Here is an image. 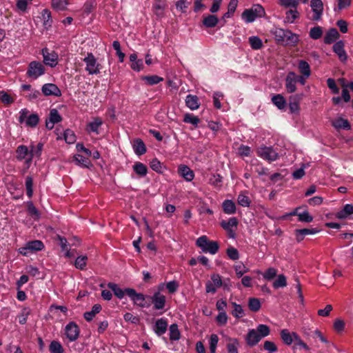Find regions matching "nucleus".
I'll use <instances>...</instances> for the list:
<instances>
[{
	"label": "nucleus",
	"instance_id": "nucleus-29",
	"mask_svg": "<svg viewBox=\"0 0 353 353\" xmlns=\"http://www.w3.org/2000/svg\"><path fill=\"white\" fill-rule=\"evenodd\" d=\"M72 161L76 163V165L83 168H89L91 164L88 158L84 157L80 154L74 155Z\"/></svg>",
	"mask_w": 353,
	"mask_h": 353
},
{
	"label": "nucleus",
	"instance_id": "nucleus-53",
	"mask_svg": "<svg viewBox=\"0 0 353 353\" xmlns=\"http://www.w3.org/2000/svg\"><path fill=\"white\" fill-rule=\"evenodd\" d=\"M39 121V116L37 114H32L28 116L26 119V125L34 128L37 126Z\"/></svg>",
	"mask_w": 353,
	"mask_h": 353
},
{
	"label": "nucleus",
	"instance_id": "nucleus-49",
	"mask_svg": "<svg viewBox=\"0 0 353 353\" xmlns=\"http://www.w3.org/2000/svg\"><path fill=\"white\" fill-rule=\"evenodd\" d=\"M88 257L86 256H79L74 261V266L79 270H84L87 265Z\"/></svg>",
	"mask_w": 353,
	"mask_h": 353
},
{
	"label": "nucleus",
	"instance_id": "nucleus-35",
	"mask_svg": "<svg viewBox=\"0 0 353 353\" xmlns=\"http://www.w3.org/2000/svg\"><path fill=\"white\" fill-rule=\"evenodd\" d=\"M238 225V220L236 217H231L228 221L223 220L221 222V226L225 230H229V229L236 228Z\"/></svg>",
	"mask_w": 353,
	"mask_h": 353
},
{
	"label": "nucleus",
	"instance_id": "nucleus-9",
	"mask_svg": "<svg viewBox=\"0 0 353 353\" xmlns=\"http://www.w3.org/2000/svg\"><path fill=\"white\" fill-rule=\"evenodd\" d=\"M83 61L86 63L85 70L89 74H97L100 72L99 64L92 53H88Z\"/></svg>",
	"mask_w": 353,
	"mask_h": 353
},
{
	"label": "nucleus",
	"instance_id": "nucleus-14",
	"mask_svg": "<svg viewBox=\"0 0 353 353\" xmlns=\"http://www.w3.org/2000/svg\"><path fill=\"white\" fill-rule=\"evenodd\" d=\"M310 6L314 12L312 20L319 21L323 14V4L321 0H311Z\"/></svg>",
	"mask_w": 353,
	"mask_h": 353
},
{
	"label": "nucleus",
	"instance_id": "nucleus-39",
	"mask_svg": "<svg viewBox=\"0 0 353 353\" xmlns=\"http://www.w3.org/2000/svg\"><path fill=\"white\" fill-rule=\"evenodd\" d=\"M108 287L110 289H111L114 292V295L120 299H121L124 296L125 294H126L125 289L124 290H122L116 283H108Z\"/></svg>",
	"mask_w": 353,
	"mask_h": 353
},
{
	"label": "nucleus",
	"instance_id": "nucleus-59",
	"mask_svg": "<svg viewBox=\"0 0 353 353\" xmlns=\"http://www.w3.org/2000/svg\"><path fill=\"white\" fill-rule=\"evenodd\" d=\"M238 346L239 341L237 339L231 340V342L227 345L228 353H238Z\"/></svg>",
	"mask_w": 353,
	"mask_h": 353
},
{
	"label": "nucleus",
	"instance_id": "nucleus-47",
	"mask_svg": "<svg viewBox=\"0 0 353 353\" xmlns=\"http://www.w3.org/2000/svg\"><path fill=\"white\" fill-rule=\"evenodd\" d=\"M238 0H230L228 5V10L223 16V19L230 17L236 10L237 7Z\"/></svg>",
	"mask_w": 353,
	"mask_h": 353
},
{
	"label": "nucleus",
	"instance_id": "nucleus-43",
	"mask_svg": "<svg viewBox=\"0 0 353 353\" xmlns=\"http://www.w3.org/2000/svg\"><path fill=\"white\" fill-rule=\"evenodd\" d=\"M249 43L253 50H259L263 47L261 39L256 36L249 37Z\"/></svg>",
	"mask_w": 353,
	"mask_h": 353
},
{
	"label": "nucleus",
	"instance_id": "nucleus-15",
	"mask_svg": "<svg viewBox=\"0 0 353 353\" xmlns=\"http://www.w3.org/2000/svg\"><path fill=\"white\" fill-rule=\"evenodd\" d=\"M42 93L45 96L59 97L61 95L60 89L54 83H46L41 88Z\"/></svg>",
	"mask_w": 353,
	"mask_h": 353
},
{
	"label": "nucleus",
	"instance_id": "nucleus-4",
	"mask_svg": "<svg viewBox=\"0 0 353 353\" xmlns=\"http://www.w3.org/2000/svg\"><path fill=\"white\" fill-rule=\"evenodd\" d=\"M196 245L200 248L203 252H209L215 254L219 248L218 242L209 241L206 236H201L197 239Z\"/></svg>",
	"mask_w": 353,
	"mask_h": 353
},
{
	"label": "nucleus",
	"instance_id": "nucleus-63",
	"mask_svg": "<svg viewBox=\"0 0 353 353\" xmlns=\"http://www.w3.org/2000/svg\"><path fill=\"white\" fill-rule=\"evenodd\" d=\"M48 119L54 123H57L61 121L62 118L56 109H52L50 112Z\"/></svg>",
	"mask_w": 353,
	"mask_h": 353
},
{
	"label": "nucleus",
	"instance_id": "nucleus-36",
	"mask_svg": "<svg viewBox=\"0 0 353 353\" xmlns=\"http://www.w3.org/2000/svg\"><path fill=\"white\" fill-rule=\"evenodd\" d=\"M272 102L275 105L279 110H283L285 108L286 101L281 94H276L272 97Z\"/></svg>",
	"mask_w": 353,
	"mask_h": 353
},
{
	"label": "nucleus",
	"instance_id": "nucleus-60",
	"mask_svg": "<svg viewBox=\"0 0 353 353\" xmlns=\"http://www.w3.org/2000/svg\"><path fill=\"white\" fill-rule=\"evenodd\" d=\"M43 148V144L39 143L36 146L32 145L30 149V154L39 157Z\"/></svg>",
	"mask_w": 353,
	"mask_h": 353
},
{
	"label": "nucleus",
	"instance_id": "nucleus-52",
	"mask_svg": "<svg viewBox=\"0 0 353 353\" xmlns=\"http://www.w3.org/2000/svg\"><path fill=\"white\" fill-rule=\"evenodd\" d=\"M26 188L27 196L31 198L33 194V179L30 176H27L26 178Z\"/></svg>",
	"mask_w": 353,
	"mask_h": 353
},
{
	"label": "nucleus",
	"instance_id": "nucleus-62",
	"mask_svg": "<svg viewBox=\"0 0 353 353\" xmlns=\"http://www.w3.org/2000/svg\"><path fill=\"white\" fill-rule=\"evenodd\" d=\"M279 3L285 8H296L299 1L297 0H279Z\"/></svg>",
	"mask_w": 353,
	"mask_h": 353
},
{
	"label": "nucleus",
	"instance_id": "nucleus-51",
	"mask_svg": "<svg viewBox=\"0 0 353 353\" xmlns=\"http://www.w3.org/2000/svg\"><path fill=\"white\" fill-rule=\"evenodd\" d=\"M232 305L234 307V310H232V314L234 317L239 319V318L243 317L245 315L244 311L241 305H239L234 302H232Z\"/></svg>",
	"mask_w": 353,
	"mask_h": 353
},
{
	"label": "nucleus",
	"instance_id": "nucleus-64",
	"mask_svg": "<svg viewBox=\"0 0 353 353\" xmlns=\"http://www.w3.org/2000/svg\"><path fill=\"white\" fill-rule=\"evenodd\" d=\"M299 221L305 223H310L313 221V217L309 214L307 211L297 214Z\"/></svg>",
	"mask_w": 353,
	"mask_h": 353
},
{
	"label": "nucleus",
	"instance_id": "nucleus-57",
	"mask_svg": "<svg viewBox=\"0 0 353 353\" xmlns=\"http://www.w3.org/2000/svg\"><path fill=\"white\" fill-rule=\"evenodd\" d=\"M218 342V336L215 334H212L209 341L210 353H215Z\"/></svg>",
	"mask_w": 353,
	"mask_h": 353
},
{
	"label": "nucleus",
	"instance_id": "nucleus-8",
	"mask_svg": "<svg viewBox=\"0 0 353 353\" xmlns=\"http://www.w3.org/2000/svg\"><path fill=\"white\" fill-rule=\"evenodd\" d=\"M125 293L137 305L141 307L149 305V303L145 301V296L141 293H137L134 289L125 288Z\"/></svg>",
	"mask_w": 353,
	"mask_h": 353
},
{
	"label": "nucleus",
	"instance_id": "nucleus-11",
	"mask_svg": "<svg viewBox=\"0 0 353 353\" xmlns=\"http://www.w3.org/2000/svg\"><path fill=\"white\" fill-rule=\"evenodd\" d=\"M298 79H302V77L296 75L294 72H290L285 79V87L287 91L290 93L295 92L296 87V83Z\"/></svg>",
	"mask_w": 353,
	"mask_h": 353
},
{
	"label": "nucleus",
	"instance_id": "nucleus-28",
	"mask_svg": "<svg viewBox=\"0 0 353 353\" xmlns=\"http://www.w3.org/2000/svg\"><path fill=\"white\" fill-rule=\"evenodd\" d=\"M353 214V205L346 204L343 208L337 212L336 216L339 219H343Z\"/></svg>",
	"mask_w": 353,
	"mask_h": 353
},
{
	"label": "nucleus",
	"instance_id": "nucleus-41",
	"mask_svg": "<svg viewBox=\"0 0 353 353\" xmlns=\"http://www.w3.org/2000/svg\"><path fill=\"white\" fill-rule=\"evenodd\" d=\"M133 170L138 175L141 176H145L148 172L146 165L141 162L135 163L133 165Z\"/></svg>",
	"mask_w": 353,
	"mask_h": 353
},
{
	"label": "nucleus",
	"instance_id": "nucleus-26",
	"mask_svg": "<svg viewBox=\"0 0 353 353\" xmlns=\"http://www.w3.org/2000/svg\"><path fill=\"white\" fill-rule=\"evenodd\" d=\"M17 159L19 161L25 159L29 154H30V150H29L28 147L24 145H21L17 147L16 150Z\"/></svg>",
	"mask_w": 353,
	"mask_h": 353
},
{
	"label": "nucleus",
	"instance_id": "nucleus-18",
	"mask_svg": "<svg viewBox=\"0 0 353 353\" xmlns=\"http://www.w3.org/2000/svg\"><path fill=\"white\" fill-rule=\"evenodd\" d=\"M168 328V322L165 319L161 318L157 320L154 325V332L158 336L165 333Z\"/></svg>",
	"mask_w": 353,
	"mask_h": 353
},
{
	"label": "nucleus",
	"instance_id": "nucleus-2",
	"mask_svg": "<svg viewBox=\"0 0 353 353\" xmlns=\"http://www.w3.org/2000/svg\"><path fill=\"white\" fill-rule=\"evenodd\" d=\"M274 37L276 41L281 45L294 46L299 42L298 35L289 30L276 29L274 32Z\"/></svg>",
	"mask_w": 353,
	"mask_h": 353
},
{
	"label": "nucleus",
	"instance_id": "nucleus-30",
	"mask_svg": "<svg viewBox=\"0 0 353 353\" xmlns=\"http://www.w3.org/2000/svg\"><path fill=\"white\" fill-rule=\"evenodd\" d=\"M165 7V1L163 0H157L153 4V11L154 14L159 17H161L163 14V10Z\"/></svg>",
	"mask_w": 353,
	"mask_h": 353
},
{
	"label": "nucleus",
	"instance_id": "nucleus-25",
	"mask_svg": "<svg viewBox=\"0 0 353 353\" xmlns=\"http://www.w3.org/2000/svg\"><path fill=\"white\" fill-rule=\"evenodd\" d=\"M339 36L340 34L336 28H331L326 33V35L324 37V42L326 44H330L335 41Z\"/></svg>",
	"mask_w": 353,
	"mask_h": 353
},
{
	"label": "nucleus",
	"instance_id": "nucleus-34",
	"mask_svg": "<svg viewBox=\"0 0 353 353\" xmlns=\"http://www.w3.org/2000/svg\"><path fill=\"white\" fill-rule=\"evenodd\" d=\"M101 310V306L99 304H95L92 306V310L89 312H85L83 314L85 319L87 321H90L93 319L94 316L99 313Z\"/></svg>",
	"mask_w": 353,
	"mask_h": 353
},
{
	"label": "nucleus",
	"instance_id": "nucleus-61",
	"mask_svg": "<svg viewBox=\"0 0 353 353\" xmlns=\"http://www.w3.org/2000/svg\"><path fill=\"white\" fill-rule=\"evenodd\" d=\"M64 139L66 143L71 144L75 142L76 136L71 130L67 129L64 132Z\"/></svg>",
	"mask_w": 353,
	"mask_h": 353
},
{
	"label": "nucleus",
	"instance_id": "nucleus-1",
	"mask_svg": "<svg viewBox=\"0 0 353 353\" xmlns=\"http://www.w3.org/2000/svg\"><path fill=\"white\" fill-rule=\"evenodd\" d=\"M270 333V327L264 324L259 325L256 329L248 331L245 337L248 345L253 347L256 345L263 338L268 336Z\"/></svg>",
	"mask_w": 353,
	"mask_h": 353
},
{
	"label": "nucleus",
	"instance_id": "nucleus-20",
	"mask_svg": "<svg viewBox=\"0 0 353 353\" xmlns=\"http://www.w3.org/2000/svg\"><path fill=\"white\" fill-rule=\"evenodd\" d=\"M301 99V95H292L289 99V108L292 113L299 112V101Z\"/></svg>",
	"mask_w": 353,
	"mask_h": 353
},
{
	"label": "nucleus",
	"instance_id": "nucleus-27",
	"mask_svg": "<svg viewBox=\"0 0 353 353\" xmlns=\"http://www.w3.org/2000/svg\"><path fill=\"white\" fill-rule=\"evenodd\" d=\"M332 125L336 129H345L349 130L350 129V125L349 121L347 119H344L343 118H338L332 121Z\"/></svg>",
	"mask_w": 353,
	"mask_h": 353
},
{
	"label": "nucleus",
	"instance_id": "nucleus-31",
	"mask_svg": "<svg viewBox=\"0 0 353 353\" xmlns=\"http://www.w3.org/2000/svg\"><path fill=\"white\" fill-rule=\"evenodd\" d=\"M295 332H290L288 330H283L281 332V337L284 343L288 345H290L294 342V334H296Z\"/></svg>",
	"mask_w": 353,
	"mask_h": 353
},
{
	"label": "nucleus",
	"instance_id": "nucleus-33",
	"mask_svg": "<svg viewBox=\"0 0 353 353\" xmlns=\"http://www.w3.org/2000/svg\"><path fill=\"white\" fill-rule=\"evenodd\" d=\"M222 207L225 214H233L236 212V205L232 200L224 201Z\"/></svg>",
	"mask_w": 353,
	"mask_h": 353
},
{
	"label": "nucleus",
	"instance_id": "nucleus-44",
	"mask_svg": "<svg viewBox=\"0 0 353 353\" xmlns=\"http://www.w3.org/2000/svg\"><path fill=\"white\" fill-rule=\"evenodd\" d=\"M183 122L186 123H191L194 127H197L198 124L200 122V119L198 117L194 116L192 114L187 113L184 115Z\"/></svg>",
	"mask_w": 353,
	"mask_h": 353
},
{
	"label": "nucleus",
	"instance_id": "nucleus-7",
	"mask_svg": "<svg viewBox=\"0 0 353 353\" xmlns=\"http://www.w3.org/2000/svg\"><path fill=\"white\" fill-rule=\"evenodd\" d=\"M43 248L44 245L41 241L34 240L27 242L24 247L19 249V252L23 256H28L29 254L42 250Z\"/></svg>",
	"mask_w": 353,
	"mask_h": 353
},
{
	"label": "nucleus",
	"instance_id": "nucleus-42",
	"mask_svg": "<svg viewBox=\"0 0 353 353\" xmlns=\"http://www.w3.org/2000/svg\"><path fill=\"white\" fill-rule=\"evenodd\" d=\"M170 339L171 341H176L180 339L181 334L178 328V325L175 323L172 324L169 328Z\"/></svg>",
	"mask_w": 353,
	"mask_h": 353
},
{
	"label": "nucleus",
	"instance_id": "nucleus-22",
	"mask_svg": "<svg viewBox=\"0 0 353 353\" xmlns=\"http://www.w3.org/2000/svg\"><path fill=\"white\" fill-rule=\"evenodd\" d=\"M319 230L316 228H304L299 229L295 230V234L298 241H301L303 239L304 236L308 234H314L319 232Z\"/></svg>",
	"mask_w": 353,
	"mask_h": 353
},
{
	"label": "nucleus",
	"instance_id": "nucleus-50",
	"mask_svg": "<svg viewBox=\"0 0 353 353\" xmlns=\"http://www.w3.org/2000/svg\"><path fill=\"white\" fill-rule=\"evenodd\" d=\"M287 285V279L284 274H279L277 279L273 283V287L275 289L284 288Z\"/></svg>",
	"mask_w": 353,
	"mask_h": 353
},
{
	"label": "nucleus",
	"instance_id": "nucleus-54",
	"mask_svg": "<svg viewBox=\"0 0 353 353\" xmlns=\"http://www.w3.org/2000/svg\"><path fill=\"white\" fill-rule=\"evenodd\" d=\"M323 34V30L320 26H316L310 29V37L313 39H319Z\"/></svg>",
	"mask_w": 353,
	"mask_h": 353
},
{
	"label": "nucleus",
	"instance_id": "nucleus-19",
	"mask_svg": "<svg viewBox=\"0 0 353 353\" xmlns=\"http://www.w3.org/2000/svg\"><path fill=\"white\" fill-rule=\"evenodd\" d=\"M185 104L192 110H197L200 106L199 99L197 96L188 94L185 98Z\"/></svg>",
	"mask_w": 353,
	"mask_h": 353
},
{
	"label": "nucleus",
	"instance_id": "nucleus-55",
	"mask_svg": "<svg viewBox=\"0 0 353 353\" xmlns=\"http://www.w3.org/2000/svg\"><path fill=\"white\" fill-rule=\"evenodd\" d=\"M237 201L238 203L243 207H249L251 203L250 198L243 193L239 194Z\"/></svg>",
	"mask_w": 353,
	"mask_h": 353
},
{
	"label": "nucleus",
	"instance_id": "nucleus-48",
	"mask_svg": "<svg viewBox=\"0 0 353 353\" xmlns=\"http://www.w3.org/2000/svg\"><path fill=\"white\" fill-rule=\"evenodd\" d=\"M248 307L252 312H258L261 307V302L259 299L250 298L248 301Z\"/></svg>",
	"mask_w": 353,
	"mask_h": 353
},
{
	"label": "nucleus",
	"instance_id": "nucleus-21",
	"mask_svg": "<svg viewBox=\"0 0 353 353\" xmlns=\"http://www.w3.org/2000/svg\"><path fill=\"white\" fill-rule=\"evenodd\" d=\"M179 172L187 181H191L194 179V174L193 171L187 165H181L179 167Z\"/></svg>",
	"mask_w": 353,
	"mask_h": 353
},
{
	"label": "nucleus",
	"instance_id": "nucleus-37",
	"mask_svg": "<svg viewBox=\"0 0 353 353\" xmlns=\"http://www.w3.org/2000/svg\"><path fill=\"white\" fill-rule=\"evenodd\" d=\"M141 79L145 81L148 85H156L163 81L162 77L157 75L143 76L141 77Z\"/></svg>",
	"mask_w": 353,
	"mask_h": 353
},
{
	"label": "nucleus",
	"instance_id": "nucleus-46",
	"mask_svg": "<svg viewBox=\"0 0 353 353\" xmlns=\"http://www.w3.org/2000/svg\"><path fill=\"white\" fill-rule=\"evenodd\" d=\"M41 15L43 21V25L46 27H50L52 23L50 11L48 9H44L41 12Z\"/></svg>",
	"mask_w": 353,
	"mask_h": 353
},
{
	"label": "nucleus",
	"instance_id": "nucleus-10",
	"mask_svg": "<svg viewBox=\"0 0 353 353\" xmlns=\"http://www.w3.org/2000/svg\"><path fill=\"white\" fill-rule=\"evenodd\" d=\"M43 63L50 67H54L57 64L58 54L54 51H50L48 48L42 49Z\"/></svg>",
	"mask_w": 353,
	"mask_h": 353
},
{
	"label": "nucleus",
	"instance_id": "nucleus-17",
	"mask_svg": "<svg viewBox=\"0 0 353 353\" xmlns=\"http://www.w3.org/2000/svg\"><path fill=\"white\" fill-rule=\"evenodd\" d=\"M333 50L339 56L341 61H346L347 57L344 50V43L342 41H337L333 46Z\"/></svg>",
	"mask_w": 353,
	"mask_h": 353
},
{
	"label": "nucleus",
	"instance_id": "nucleus-12",
	"mask_svg": "<svg viewBox=\"0 0 353 353\" xmlns=\"http://www.w3.org/2000/svg\"><path fill=\"white\" fill-rule=\"evenodd\" d=\"M222 285L221 277L219 274H214L211 276V281L206 283V292L215 293L216 288Z\"/></svg>",
	"mask_w": 353,
	"mask_h": 353
},
{
	"label": "nucleus",
	"instance_id": "nucleus-38",
	"mask_svg": "<svg viewBox=\"0 0 353 353\" xmlns=\"http://www.w3.org/2000/svg\"><path fill=\"white\" fill-rule=\"evenodd\" d=\"M102 120L100 118H95L94 119L93 121L88 123L87 130L89 132L99 134V128L102 125Z\"/></svg>",
	"mask_w": 353,
	"mask_h": 353
},
{
	"label": "nucleus",
	"instance_id": "nucleus-45",
	"mask_svg": "<svg viewBox=\"0 0 353 353\" xmlns=\"http://www.w3.org/2000/svg\"><path fill=\"white\" fill-rule=\"evenodd\" d=\"M49 350L51 353H63V347L57 341H52L49 345Z\"/></svg>",
	"mask_w": 353,
	"mask_h": 353
},
{
	"label": "nucleus",
	"instance_id": "nucleus-6",
	"mask_svg": "<svg viewBox=\"0 0 353 353\" xmlns=\"http://www.w3.org/2000/svg\"><path fill=\"white\" fill-rule=\"evenodd\" d=\"M256 154L261 158L269 161H274L279 158V154L272 147L261 145L256 150Z\"/></svg>",
	"mask_w": 353,
	"mask_h": 353
},
{
	"label": "nucleus",
	"instance_id": "nucleus-56",
	"mask_svg": "<svg viewBox=\"0 0 353 353\" xmlns=\"http://www.w3.org/2000/svg\"><path fill=\"white\" fill-rule=\"evenodd\" d=\"M28 211L29 214L34 217V219H39L40 217V213L36 207L34 205L32 202L29 201L27 203Z\"/></svg>",
	"mask_w": 353,
	"mask_h": 353
},
{
	"label": "nucleus",
	"instance_id": "nucleus-24",
	"mask_svg": "<svg viewBox=\"0 0 353 353\" xmlns=\"http://www.w3.org/2000/svg\"><path fill=\"white\" fill-rule=\"evenodd\" d=\"M133 149L136 154L142 155L146 152V147L143 141L140 139H137L133 141Z\"/></svg>",
	"mask_w": 353,
	"mask_h": 353
},
{
	"label": "nucleus",
	"instance_id": "nucleus-5",
	"mask_svg": "<svg viewBox=\"0 0 353 353\" xmlns=\"http://www.w3.org/2000/svg\"><path fill=\"white\" fill-rule=\"evenodd\" d=\"M46 71V68L42 63L37 61H31L26 72V76L32 79H37L42 76Z\"/></svg>",
	"mask_w": 353,
	"mask_h": 353
},
{
	"label": "nucleus",
	"instance_id": "nucleus-23",
	"mask_svg": "<svg viewBox=\"0 0 353 353\" xmlns=\"http://www.w3.org/2000/svg\"><path fill=\"white\" fill-rule=\"evenodd\" d=\"M299 72L305 78H308L311 74V70L309 63L304 61L300 60L298 63Z\"/></svg>",
	"mask_w": 353,
	"mask_h": 353
},
{
	"label": "nucleus",
	"instance_id": "nucleus-16",
	"mask_svg": "<svg viewBox=\"0 0 353 353\" xmlns=\"http://www.w3.org/2000/svg\"><path fill=\"white\" fill-rule=\"evenodd\" d=\"M150 299L155 310H162L164 308L165 305V296L163 294L157 292H155Z\"/></svg>",
	"mask_w": 353,
	"mask_h": 353
},
{
	"label": "nucleus",
	"instance_id": "nucleus-13",
	"mask_svg": "<svg viewBox=\"0 0 353 353\" xmlns=\"http://www.w3.org/2000/svg\"><path fill=\"white\" fill-rule=\"evenodd\" d=\"M65 335L70 341H76L79 336V328L74 322L69 323L65 328Z\"/></svg>",
	"mask_w": 353,
	"mask_h": 353
},
{
	"label": "nucleus",
	"instance_id": "nucleus-3",
	"mask_svg": "<svg viewBox=\"0 0 353 353\" xmlns=\"http://www.w3.org/2000/svg\"><path fill=\"white\" fill-rule=\"evenodd\" d=\"M265 12L264 8L259 4L254 5L250 9H246L242 13V19L246 23H252L256 18L264 17Z\"/></svg>",
	"mask_w": 353,
	"mask_h": 353
},
{
	"label": "nucleus",
	"instance_id": "nucleus-32",
	"mask_svg": "<svg viewBox=\"0 0 353 353\" xmlns=\"http://www.w3.org/2000/svg\"><path fill=\"white\" fill-rule=\"evenodd\" d=\"M219 22V19L213 14H209L203 19V24L206 28H214Z\"/></svg>",
	"mask_w": 353,
	"mask_h": 353
},
{
	"label": "nucleus",
	"instance_id": "nucleus-40",
	"mask_svg": "<svg viewBox=\"0 0 353 353\" xmlns=\"http://www.w3.org/2000/svg\"><path fill=\"white\" fill-rule=\"evenodd\" d=\"M68 5V0H52V8L57 11L65 10Z\"/></svg>",
	"mask_w": 353,
	"mask_h": 353
},
{
	"label": "nucleus",
	"instance_id": "nucleus-58",
	"mask_svg": "<svg viewBox=\"0 0 353 353\" xmlns=\"http://www.w3.org/2000/svg\"><path fill=\"white\" fill-rule=\"evenodd\" d=\"M299 17V13L296 10H290L286 12L285 19L289 23H293Z\"/></svg>",
	"mask_w": 353,
	"mask_h": 353
}]
</instances>
